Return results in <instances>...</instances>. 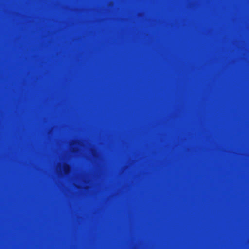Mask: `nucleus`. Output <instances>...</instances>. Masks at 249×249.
I'll return each mask as SVG.
<instances>
[{
	"mask_svg": "<svg viewBox=\"0 0 249 249\" xmlns=\"http://www.w3.org/2000/svg\"><path fill=\"white\" fill-rule=\"evenodd\" d=\"M126 166H125V170ZM126 188V176H125V188ZM126 190H125V192ZM125 249H126V195H125Z\"/></svg>",
	"mask_w": 249,
	"mask_h": 249,
	"instance_id": "f257e3e1",
	"label": "nucleus"
},
{
	"mask_svg": "<svg viewBox=\"0 0 249 249\" xmlns=\"http://www.w3.org/2000/svg\"><path fill=\"white\" fill-rule=\"evenodd\" d=\"M69 170V168L68 166H65L64 168V170L66 172H67Z\"/></svg>",
	"mask_w": 249,
	"mask_h": 249,
	"instance_id": "f03ea898",
	"label": "nucleus"
}]
</instances>
